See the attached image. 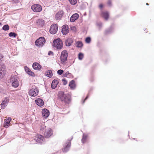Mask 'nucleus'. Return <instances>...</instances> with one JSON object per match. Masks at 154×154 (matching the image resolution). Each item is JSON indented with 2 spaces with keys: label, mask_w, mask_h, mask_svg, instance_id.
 Listing matches in <instances>:
<instances>
[{
  "label": "nucleus",
  "mask_w": 154,
  "mask_h": 154,
  "mask_svg": "<svg viewBox=\"0 0 154 154\" xmlns=\"http://www.w3.org/2000/svg\"><path fill=\"white\" fill-rule=\"evenodd\" d=\"M58 30V26L57 24L54 23L52 24L49 29L50 32L52 34H54L56 33Z\"/></svg>",
  "instance_id": "obj_7"
},
{
  "label": "nucleus",
  "mask_w": 154,
  "mask_h": 154,
  "mask_svg": "<svg viewBox=\"0 0 154 154\" xmlns=\"http://www.w3.org/2000/svg\"><path fill=\"white\" fill-rule=\"evenodd\" d=\"M64 72V71L63 69H59L57 71V73L59 75H60L62 74H63V73Z\"/></svg>",
  "instance_id": "obj_38"
},
{
  "label": "nucleus",
  "mask_w": 154,
  "mask_h": 154,
  "mask_svg": "<svg viewBox=\"0 0 154 154\" xmlns=\"http://www.w3.org/2000/svg\"><path fill=\"white\" fill-rule=\"evenodd\" d=\"M54 47L56 48L58 50H60L63 47V44H61L59 45H53Z\"/></svg>",
  "instance_id": "obj_33"
},
{
  "label": "nucleus",
  "mask_w": 154,
  "mask_h": 154,
  "mask_svg": "<svg viewBox=\"0 0 154 154\" xmlns=\"http://www.w3.org/2000/svg\"><path fill=\"white\" fill-rule=\"evenodd\" d=\"M32 67L33 69L40 70L42 68V66L37 62L34 63L32 65Z\"/></svg>",
  "instance_id": "obj_24"
},
{
  "label": "nucleus",
  "mask_w": 154,
  "mask_h": 154,
  "mask_svg": "<svg viewBox=\"0 0 154 154\" xmlns=\"http://www.w3.org/2000/svg\"><path fill=\"white\" fill-rule=\"evenodd\" d=\"M70 4L74 5H76L77 2V0H68Z\"/></svg>",
  "instance_id": "obj_37"
},
{
  "label": "nucleus",
  "mask_w": 154,
  "mask_h": 154,
  "mask_svg": "<svg viewBox=\"0 0 154 154\" xmlns=\"http://www.w3.org/2000/svg\"><path fill=\"white\" fill-rule=\"evenodd\" d=\"M101 15L106 20H108L109 18V13L108 11H102Z\"/></svg>",
  "instance_id": "obj_21"
},
{
  "label": "nucleus",
  "mask_w": 154,
  "mask_h": 154,
  "mask_svg": "<svg viewBox=\"0 0 154 154\" xmlns=\"http://www.w3.org/2000/svg\"><path fill=\"white\" fill-rule=\"evenodd\" d=\"M62 81L63 82V85H66L67 83V81L65 78L63 79Z\"/></svg>",
  "instance_id": "obj_39"
},
{
  "label": "nucleus",
  "mask_w": 154,
  "mask_h": 154,
  "mask_svg": "<svg viewBox=\"0 0 154 154\" xmlns=\"http://www.w3.org/2000/svg\"><path fill=\"white\" fill-rule=\"evenodd\" d=\"M68 56V53L66 50H64L61 52L60 56V60L62 63H65L67 60Z\"/></svg>",
  "instance_id": "obj_5"
},
{
  "label": "nucleus",
  "mask_w": 154,
  "mask_h": 154,
  "mask_svg": "<svg viewBox=\"0 0 154 154\" xmlns=\"http://www.w3.org/2000/svg\"><path fill=\"white\" fill-rule=\"evenodd\" d=\"M79 17V15L78 13L73 14L70 18V21L71 22H74Z\"/></svg>",
  "instance_id": "obj_22"
},
{
  "label": "nucleus",
  "mask_w": 154,
  "mask_h": 154,
  "mask_svg": "<svg viewBox=\"0 0 154 154\" xmlns=\"http://www.w3.org/2000/svg\"><path fill=\"white\" fill-rule=\"evenodd\" d=\"M133 139L134 140H135V138H133Z\"/></svg>",
  "instance_id": "obj_54"
},
{
  "label": "nucleus",
  "mask_w": 154,
  "mask_h": 154,
  "mask_svg": "<svg viewBox=\"0 0 154 154\" xmlns=\"http://www.w3.org/2000/svg\"><path fill=\"white\" fill-rule=\"evenodd\" d=\"M5 66L4 64L0 65V79L3 78L5 73Z\"/></svg>",
  "instance_id": "obj_9"
},
{
  "label": "nucleus",
  "mask_w": 154,
  "mask_h": 154,
  "mask_svg": "<svg viewBox=\"0 0 154 154\" xmlns=\"http://www.w3.org/2000/svg\"><path fill=\"white\" fill-rule=\"evenodd\" d=\"M45 75L49 78H51L53 76V73L52 71L50 69L48 70L45 72Z\"/></svg>",
  "instance_id": "obj_29"
},
{
  "label": "nucleus",
  "mask_w": 154,
  "mask_h": 154,
  "mask_svg": "<svg viewBox=\"0 0 154 154\" xmlns=\"http://www.w3.org/2000/svg\"><path fill=\"white\" fill-rule=\"evenodd\" d=\"M146 5H149V4L148 3H146Z\"/></svg>",
  "instance_id": "obj_50"
},
{
  "label": "nucleus",
  "mask_w": 154,
  "mask_h": 154,
  "mask_svg": "<svg viewBox=\"0 0 154 154\" xmlns=\"http://www.w3.org/2000/svg\"><path fill=\"white\" fill-rule=\"evenodd\" d=\"M90 80L91 82H93L94 80V77L92 73H91V75L90 78Z\"/></svg>",
  "instance_id": "obj_43"
},
{
  "label": "nucleus",
  "mask_w": 154,
  "mask_h": 154,
  "mask_svg": "<svg viewBox=\"0 0 154 154\" xmlns=\"http://www.w3.org/2000/svg\"><path fill=\"white\" fill-rule=\"evenodd\" d=\"M48 55H52L53 56L54 55V53L52 51H50L48 52Z\"/></svg>",
  "instance_id": "obj_47"
},
{
  "label": "nucleus",
  "mask_w": 154,
  "mask_h": 154,
  "mask_svg": "<svg viewBox=\"0 0 154 154\" xmlns=\"http://www.w3.org/2000/svg\"><path fill=\"white\" fill-rule=\"evenodd\" d=\"M103 5L102 4H100L99 5V8L102 10L103 8Z\"/></svg>",
  "instance_id": "obj_48"
},
{
  "label": "nucleus",
  "mask_w": 154,
  "mask_h": 154,
  "mask_svg": "<svg viewBox=\"0 0 154 154\" xmlns=\"http://www.w3.org/2000/svg\"><path fill=\"white\" fill-rule=\"evenodd\" d=\"M11 120V118L10 117H8L5 119L3 125L5 128H7L9 127Z\"/></svg>",
  "instance_id": "obj_19"
},
{
  "label": "nucleus",
  "mask_w": 154,
  "mask_h": 154,
  "mask_svg": "<svg viewBox=\"0 0 154 154\" xmlns=\"http://www.w3.org/2000/svg\"><path fill=\"white\" fill-rule=\"evenodd\" d=\"M58 83L59 82L57 80H53L51 84V88L53 89H55L57 88Z\"/></svg>",
  "instance_id": "obj_25"
},
{
  "label": "nucleus",
  "mask_w": 154,
  "mask_h": 154,
  "mask_svg": "<svg viewBox=\"0 0 154 154\" xmlns=\"http://www.w3.org/2000/svg\"><path fill=\"white\" fill-rule=\"evenodd\" d=\"M2 23L0 22V26L2 25Z\"/></svg>",
  "instance_id": "obj_51"
},
{
  "label": "nucleus",
  "mask_w": 154,
  "mask_h": 154,
  "mask_svg": "<svg viewBox=\"0 0 154 154\" xmlns=\"http://www.w3.org/2000/svg\"><path fill=\"white\" fill-rule=\"evenodd\" d=\"M9 98L8 97H5L4 98L1 105V108L2 109H4L6 107L9 103Z\"/></svg>",
  "instance_id": "obj_10"
},
{
  "label": "nucleus",
  "mask_w": 154,
  "mask_h": 154,
  "mask_svg": "<svg viewBox=\"0 0 154 154\" xmlns=\"http://www.w3.org/2000/svg\"><path fill=\"white\" fill-rule=\"evenodd\" d=\"M129 131H128V133L129 134ZM128 136H129V134H128Z\"/></svg>",
  "instance_id": "obj_53"
},
{
  "label": "nucleus",
  "mask_w": 154,
  "mask_h": 154,
  "mask_svg": "<svg viewBox=\"0 0 154 154\" xmlns=\"http://www.w3.org/2000/svg\"><path fill=\"white\" fill-rule=\"evenodd\" d=\"M74 42L73 39L72 38H68L65 40V44L66 46H71Z\"/></svg>",
  "instance_id": "obj_13"
},
{
  "label": "nucleus",
  "mask_w": 154,
  "mask_h": 154,
  "mask_svg": "<svg viewBox=\"0 0 154 154\" xmlns=\"http://www.w3.org/2000/svg\"><path fill=\"white\" fill-rule=\"evenodd\" d=\"M31 8L35 12H39L42 10V6L39 4H35L32 5Z\"/></svg>",
  "instance_id": "obj_6"
},
{
  "label": "nucleus",
  "mask_w": 154,
  "mask_h": 154,
  "mask_svg": "<svg viewBox=\"0 0 154 154\" xmlns=\"http://www.w3.org/2000/svg\"><path fill=\"white\" fill-rule=\"evenodd\" d=\"M44 139V137L41 135H37L34 138L36 141L40 143H42Z\"/></svg>",
  "instance_id": "obj_16"
},
{
  "label": "nucleus",
  "mask_w": 154,
  "mask_h": 154,
  "mask_svg": "<svg viewBox=\"0 0 154 154\" xmlns=\"http://www.w3.org/2000/svg\"><path fill=\"white\" fill-rule=\"evenodd\" d=\"M35 102L37 105L40 107L43 106L44 104L43 100L40 98L36 99L35 100Z\"/></svg>",
  "instance_id": "obj_20"
},
{
  "label": "nucleus",
  "mask_w": 154,
  "mask_h": 154,
  "mask_svg": "<svg viewBox=\"0 0 154 154\" xmlns=\"http://www.w3.org/2000/svg\"><path fill=\"white\" fill-rule=\"evenodd\" d=\"M76 47L78 48H82L83 46L82 42L81 41H78L76 42Z\"/></svg>",
  "instance_id": "obj_31"
},
{
  "label": "nucleus",
  "mask_w": 154,
  "mask_h": 154,
  "mask_svg": "<svg viewBox=\"0 0 154 154\" xmlns=\"http://www.w3.org/2000/svg\"><path fill=\"white\" fill-rule=\"evenodd\" d=\"M46 42V40L44 37H40L35 42V45L37 47H42Z\"/></svg>",
  "instance_id": "obj_3"
},
{
  "label": "nucleus",
  "mask_w": 154,
  "mask_h": 154,
  "mask_svg": "<svg viewBox=\"0 0 154 154\" xmlns=\"http://www.w3.org/2000/svg\"><path fill=\"white\" fill-rule=\"evenodd\" d=\"M69 86L70 87L71 89H74L76 88V84H75V81L74 80L70 81L69 83Z\"/></svg>",
  "instance_id": "obj_27"
},
{
  "label": "nucleus",
  "mask_w": 154,
  "mask_h": 154,
  "mask_svg": "<svg viewBox=\"0 0 154 154\" xmlns=\"http://www.w3.org/2000/svg\"><path fill=\"white\" fill-rule=\"evenodd\" d=\"M53 133V130L51 128H49L47 131L44 133V136L45 138H48L52 135Z\"/></svg>",
  "instance_id": "obj_18"
},
{
  "label": "nucleus",
  "mask_w": 154,
  "mask_h": 154,
  "mask_svg": "<svg viewBox=\"0 0 154 154\" xmlns=\"http://www.w3.org/2000/svg\"><path fill=\"white\" fill-rule=\"evenodd\" d=\"M64 14L63 11L62 10L58 11L55 15V18L57 20H60L61 18Z\"/></svg>",
  "instance_id": "obj_23"
},
{
  "label": "nucleus",
  "mask_w": 154,
  "mask_h": 154,
  "mask_svg": "<svg viewBox=\"0 0 154 154\" xmlns=\"http://www.w3.org/2000/svg\"><path fill=\"white\" fill-rule=\"evenodd\" d=\"M69 75V77H71V76H72V75Z\"/></svg>",
  "instance_id": "obj_52"
},
{
  "label": "nucleus",
  "mask_w": 154,
  "mask_h": 154,
  "mask_svg": "<svg viewBox=\"0 0 154 154\" xmlns=\"http://www.w3.org/2000/svg\"><path fill=\"white\" fill-rule=\"evenodd\" d=\"M94 89V88L93 87H91L88 92V94L86 96L85 98L84 97H82V104H84L85 101L88 99V98L89 97V94Z\"/></svg>",
  "instance_id": "obj_14"
},
{
  "label": "nucleus",
  "mask_w": 154,
  "mask_h": 154,
  "mask_svg": "<svg viewBox=\"0 0 154 154\" xmlns=\"http://www.w3.org/2000/svg\"><path fill=\"white\" fill-rule=\"evenodd\" d=\"M107 62V60H106L105 61V63H106Z\"/></svg>",
  "instance_id": "obj_49"
},
{
  "label": "nucleus",
  "mask_w": 154,
  "mask_h": 154,
  "mask_svg": "<svg viewBox=\"0 0 154 154\" xmlns=\"http://www.w3.org/2000/svg\"><path fill=\"white\" fill-rule=\"evenodd\" d=\"M42 117L46 118L49 116L50 112L48 109L45 108L42 109Z\"/></svg>",
  "instance_id": "obj_11"
},
{
  "label": "nucleus",
  "mask_w": 154,
  "mask_h": 154,
  "mask_svg": "<svg viewBox=\"0 0 154 154\" xmlns=\"http://www.w3.org/2000/svg\"><path fill=\"white\" fill-rule=\"evenodd\" d=\"M84 57L83 53L82 52H80L78 54V58L79 60H82L83 59Z\"/></svg>",
  "instance_id": "obj_35"
},
{
  "label": "nucleus",
  "mask_w": 154,
  "mask_h": 154,
  "mask_svg": "<svg viewBox=\"0 0 154 154\" xmlns=\"http://www.w3.org/2000/svg\"><path fill=\"white\" fill-rule=\"evenodd\" d=\"M69 28L68 25H63L62 26L61 32L63 35H66L69 33Z\"/></svg>",
  "instance_id": "obj_12"
},
{
  "label": "nucleus",
  "mask_w": 154,
  "mask_h": 154,
  "mask_svg": "<svg viewBox=\"0 0 154 154\" xmlns=\"http://www.w3.org/2000/svg\"><path fill=\"white\" fill-rule=\"evenodd\" d=\"M114 31V28L113 25H111L110 27L105 29L104 34L106 35H107L112 33Z\"/></svg>",
  "instance_id": "obj_17"
},
{
  "label": "nucleus",
  "mask_w": 154,
  "mask_h": 154,
  "mask_svg": "<svg viewBox=\"0 0 154 154\" xmlns=\"http://www.w3.org/2000/svg\"><path fill=\"white\" fill-rule=\"evenodd\" d=\"M63 147L62 148L61 150L64 153H66L69 150L71 145L70 143H65L63 145Z\"/></svg>",
  "instance_id": "obj_8"
},
{
  "label": "nucleus",
  "mask_w": 154,
  "mask_h": 154,
  "mask_svg": "<svg viewBox=\"0 0 154 154\" xmlns=\"http://www.w3.org/2000/svg\"><path fill=\"white\" fill-rule=\"evenodd\" d=\"M71 30L74 31H76V29L75 26H72L70 27Z\"/></svg>",
  "instance_id": "obj_42"
},
{
  "label": "nucleus",
  "mask_w": 154,
  "mask_h": 154,
  "mask_svg": "<svg viewBox=\"0 0 154 154\" xmlns=\"http://www.w3.org/2000/svg\"><path fill=\"white\" fill-rule=\"evenodd\" d=\"M97 25L99 27V29H100L102 26V23L101 22L97 23H96Z\"/></svg>",
  "instance_id": "obj_41"
},
{
  "label": "nucleus",
  "mask_w": 154,
  "mask_h": 154,
  "mask_svg": "<svg viewBox=\"0 0 154 154\" xmlns=\"http://www.w3.org/2000/svg\"><path fill=\"white\" fill-rule=\"evenodd\" d=\"M85 42L87 44L90 43L91 41V38L90 37L88 36L85 38Z\"/></svg>",
  "instance_id": "obj_36"
},
{
  "label": "nucleus",
  "mask_w": 154,
  "mask_h": 154,
  "mask_svg": "<svg viewBox=\"0 0 154 154\" xmlns=\"http://www.w3.org/2000/svg\"><path fill=\"white\" fill-rule=\"evenodd\" d=\"M17 35V34L14 32H11L8 34V36L10 37L15 38Z\"/></svg>",
  "instance_id": "obj_32"
},
{
  "label": "nucleus",
  "mask_w": 154,
  "mask_h": 154,
  "mask_svg": "<svg viewBox=\"0 0 154 154\" xmlns=\"http://www.w3.org/2000/svg\"><path fill=\"white\" fill-rule=\"evenodd\" d=\"M53 45H59L61 44H63L62 41L59 38L54 39L53 42Z\"/></svg>",
  "instance_id": "obj_26"
},
{
  "label": "nucleus",
  "mask_w": 154,
  "mask_h": 154,
  "mask_svg": "<svg viewBox=\"0 0 154 154\" xmlns=\"http://www.w3.org/2000/svg\"><path fill=\"white\" fill-rule=\"evenodd\" d=\"M107 5L109 7H110L112 6V3L111 0H108L107 2Z\"/></svg>",
  "instance_id": "obj_44"
},
{
  "label": "nucleus",
  "mask_w": 154,
  "mask_h": 154,
  "mask_svg": "<svg viewBox=\"0 0 154 154\" xmlns=\"http://www.w3.org/2000/svg\"><path fill=\"white\" fill-rule=\"evenodd\" d=\"M73 139V137H72L71 138H69L66 141L65 143H70V145H71V141Z\"/></svg>",
  "instance_id": "obj_45"
},
{
  "label": "nucleus",
  "mask_w": 154,
  "mask_h": 154,
  "mask_svg": "<svg viewBox=\"0 0 154 154\" xmlns=\"http://www.w3.org/2000/svg\"><path fill=\"white\" fill-rule=\"evenodd\" d=\"M72 75V73H69V71H67V72H66L65 74H63V77H67L68 76V75Z\"/></svg>",
  "instance_id": "obj_40"
},
{
  "label": "nucleus",
  "mask_w": 154,
  "mask_h": 154,
  "mask_svg": "<svg viewBox=\"0 0 154 154\" xmlns=\"http://www.w3.org/2000/svg\"><path fill=\"white\" fill-rule=\"evenodd\" d=\"M36 23L38 26H43L45 24V22L42 19H38L36 21Z\"/></svg>",
  "instance_id": "obj_28"
},
{
  "label": "nucleus",
  "mask_w": 154,
  "mask_h": 154,
  "mask_svg": "<svg viewBox=\"0 0 154 154\" xmlns=\"http://www.w3.org/2000/svg\"><path fill=\"white\" fill-rule=\"evenodd\" d=\"M19 78L16 75H12L10 78V81L12 87L16 88L19 85Z\"/></svg>",
  "instance_id": "obj_2"
},
{
  "label": "nucleus",
  "mask_w": 154,
  "mask_h": 154,
  "mask_svg": "<svg viewBox=\"0 0 154 154\" xmlns=\"http://www.w3.org/2000/svg\"><path fill=\"white\" fill-rule=\"evenodd\" d=\"M13 4H17L19 2V0H12Z\"/></svg>",
  "instance_id": "obj_46"
},
{
  "label": "nucleus",
  "mask_w": 154,
  "mask_h": 154,
  "mask_svg": "<svg viewBox=\"0 0 154 154\" xmlns=\"http://www.w3.org/2000/svg\"><path fill=\"white\" fill-rule=\"evenodd\" d=\"M88 137V135L85 134H83L82 136V139H81V141L82 143L83 144L85 143L86 142Z\"/></svg>",
  "instance_id": "obj_30"
},
{
  "label": "nucleus",
  "mask_w": 154,
  "mask_h": 154,
  "mask_svg": "<svg viewBox=\"0 0 154 154\" xmlns=\"http://www.w3.org/2000/svg\"><path fill=\"white\" fill-rule=\"evenodd\" d=\"M9 26L8 24L4 25L2 27V29L4 31H7L9 30Z\"/></svg>",
  "instance_id": "obj_34"
},
{
  "label": "nucleus",
  "mask_w": 154,
  "mask_h": 154,
  "mask_svg": "<svg viewBox=\"0 0 154 154\" xmlns=\"http://www.w3.org/2000/svg\"><path fill=\"white\" fill-rule=\"evenodd\" d=\"M24 68L25 72L28 75L32 77H35V73L32 71L27 66H25Z\"/></svg>",
  "instance_id": "obj_15"
},
{
  "label": "nucleus",
  "mask_w": 154,
  "mask_h": 154,
  "mask_svg": "<svg viewBox=\"0 0 154 154\" xmlns=\"http://www.w3.org/2000/svg\"><path fill=\"white\" fill-rule=\"evenodd\" d=\"M58 98L65 103L69 104L71 101V96L69 94H65L63 91H60L58 94Z\"/></svg>",
  "instance_id": "obj_1"
},
{
  "label": "nucleus",
  "mask_w": 154,
  "mask_h": 154,
  "mask_svg": "<svg viewBox=\"0 0 154 154\" xmlns=\"http://www.w3.org/2000/svg\"><path fill=\"white\" fill-rule=\"evenodd\" d=\"M38 89L37 87L34 86H32L29 92V95L32 97H35L37 96L38 93Z\"/></svg>",
  "instance_id": "obj_4"
}]
</instances>
